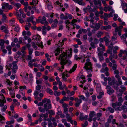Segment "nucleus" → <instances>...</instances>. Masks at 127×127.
I'll return each mask as SVG.
<instances>
[{
	"label": "nucleus",
	"instance_id": "nucleus-6",
	"mask_svg": "<svg viewBox=\"0 0 127 127\" xmlns=\"http://www.w3.org/2000/svg\"><path fill=\"white\" fill-rule=\"evenodd\" d=\"M123 26H119L118 27H116L115 30V33H114V35L116 36L117 35L116 33H118V34L120 36L121 35V29L123 28Z\"/></svg>",
	"mask_w": 127,
	"mask_h": 127
},
{
	"label": "nucleus",
	"instance_id": "nucleus-55",
	"mask_svg": "<svg viewBox=\"0 0 127 127\" xmlns=\"http://www.w3.org/2000/svg\"><path fill=\"white\" fill-rule=\"evenodd\" d=\"M95 13L96 16H98L100 14H103V12L102 11H100L99 12L96 11L95 12Z\"/></svg>",
	"mask_w": 127,
	"mask_h": 127
},
{
	"label": "nucleus",
	"instance_id": "nucleus-60",
	"mask_svg": "<svg viewBox=\"0 0 127 127\" xmlns=\"http://www.w3.org/2000/svg\"><path fill=\"white\" fill-rule=\"evenodd\" d=\"M33 18L32 16L31 17L29 18H28L27 19V22H32L33 21Z\"/></svg>",
	"mask_w": 127,
	"mask_h": 127
},
{
	"label": "nucleus",
	"instance_id": "nucleus-8",
	"mask_svg": "<svg viewBox=\"0 0 127 127\" xmlns=\"http://www.w3.org/2000/svg\"><path fill=\"white\" fill-rule=\"evenodd\" d=\"M11 67L12 65L9 62H8L7 63H6V68L7 69H8V70H10L11 68L16 69H17L18 68L16 64L14 65L13 68Z\"/></svg>",
	"mask_w": 127,
	"mask_h": 127
},
{
	"label": "nucleus",
	"instance_id": "nucleus-20",
	"mask_svg": "<svg viewBox=\"0 0 127 127\" xmlns=\"http://www.w3.org/2000/svg\"><path fill=\"white\" fill-rule=\"evenodd\" d=\"M62 49L61 48H58L55 51V53L56 56H57L62 51Z\"/></svg>",
	"mask_w": 127,
	"mask_h": 127
},
{
	"label": "nucleus",
	"instance_id": "nucleus-38",
	"mask_svg": "<svg viewBox=\"0 0 127 127\" xmlns=\"http://www.w3.org/2000/svg\"><path fill=\"white\" fill-rule=\"evenodd\" d=\"M46 92L47 93H49L51 95H52L53 94V91L52 90L48 88H47Z\"/></svg>",
	"mask_w": 127,
	"mask_h": 127
},
{
	"label": "nucleus",
	"instance_id": "nucleus-48",
	"mask_svg": "<svg viewBox=\"0 0 127 127\" xmlns=\"http://www.w3.org/2000/svg\"><path fill=\"white\" fill-rule=\"evenodd\" d=\"M19 93L21 95H22L23 96H24L25 95V93L23 91V90L21 89H20V90H19Z\"/></svg>",
	"mask_w": 127,
	"mask_h": 127
},
{
	"label": "nucleus",
	"instance_id": "nucleus-45",
	"mask_svg": "<svg viewBox=\"0 0 127 127\" xmlns=\"http://www.w3.org/2000/svg\"><path fill=\"white\" fill-rule=\"evenodd\" d=\"M66 87V85L65 84H63V85H62V86L59 87V89L61 90H63L64 88L65 89Z\"/></svg>",
	"mask_w": 127,
	"mask_h": 127
},
{
	"label": "nucleus",
	"instance_id": "nucleus-46",
	"mask_svg": "<svg viewBox=\"0 0 127 127\" xmlns=\"http://www.w3.org/2000/svg\"><path fill=\"white\" fill-rule=\"evenodd\" d=\"M95 112L94 111H92L90 112L89 114V116L90 117H93L95 115Z\"/></svg>",
	"mask_w": 127,
	"mask_h": 127
},
{
	"label": "nucleus",
	"instance_id": "nucleus-2",
	"mask_svg": "<svg viewBox=\"0 0 127 127\" xmlns=\"http://www.w3.org/2000/svg\"><path fill=\"white\" fill-rule=\"evenodd\" d=\"M6 102L5 97L2 94L0 93V106L1 107V111L2 112H5L7 109V106L4 105Z\"/></svg>",
	"mask_w": 127,
	"mask_h": 127
},
{
	"label": "nucleus",
	"instance_id": "nucleus-3",
	"mask_svg": "<svg viewBox=\"0 0 127 127\" xmlns=\"http://www.w3.org/2000/svg\"><path fill=\"white\" fill-rule=\"evenodd\" d=\"M92 64L89 59H87L84 68L87 70V72L91 73L92 72Z\"/></svg>",
	"mask_w": 127,
	"mask_h": 127
},
{
	"label": "nucleus",
	"instance_id": "nucleus-25",
	"mask_svg": "<svg viewBox=\"0 0 127 127\" xmlns=\"http://www.w3.org/2000/svg\"><path fill=\"white\" fill-rule=\"evenodd\" d=\"M93 120L94 122H93L92 127H97L98 125V123L97 122H95L96 120L95 117L94 118Z\"/></svg>",
	"mask_w": 127,
	"mask_h": 127
},
{
	"label": "nucleus",
	"instance_id": "nucleus-40",
	"mask_svg": "<svg viewBox=\"0 0 127 127\" xmlns=\"http://www.w3.org/2000/svg\"><path fill=\"white\" fill-rule=\"evenodd\" d=\"M46 27L45 26L42 27V33L44 35L46 34Z\"/></svg>",
	"mask_w": 127,
	"mask_h": 127
},
{
	"label": "nucleus",
	"instance_id": "nucleus-27",
	"mask_svg": "<svg viewBox=\"0 0 127 127\" xmlns=\"http://www.w3.org/2000/svg\"><path fill=\"white\" fill-rule=\"evenodd\" d=\"M4 123V118L1 115H0V125Z\"/></svg>",
	"mask_w": 127,
	"mask_h": 127
},
{
	"label": "nucleus",
	"instance_id": "nucleus-43",
	"mask_svg": "<svg viewBox=\"0 0 127 127\" xmlns=\"http://www.w3.org/2000/svg\"><path fill=\"white\" fill-rule=\"evenodd\" d=\"M19 11L20 13L21 14L22 17L24 18H25L26 16V15L24 13L22 9H20L19 10Z\"/></svg>",
	"mask_w": 127,
	"mask_h": 127
},
{
	"label": "nucleus",
	"instance_id": "nucleus-59",
	"mask_svg": "<svg viewBox=\"0 0 127 127\" xmlns=\"http://www.w3.org/2000/svg\"><path fill=\"white\" fill-rule=\"evenodd\" d=\"M42 86L41 85H38L36 87V91L40 90L41 89Z\"/></svg>",
	"mask_w": 127,
	"mask_h": 127
},
{
	"label": "nucleus",
	"instance_id": "nucleus-63",
	"mask_svg": "<svg viewBox=\"0 0 127 127\" xmlns=\"http://www.w3.org/2000/svg\"><path fill=\"white\" fill-rule=\"evenodd\" d=\"M14 120H12L10 121H8L6 122L7 124L8 125H10L14 123Z\"/></svg>",
	"mask_w": 127,
	"mask_h": 127
},
{
	"label": "nucleus",
	"instance_id": "nucleus-22",
	"mask_svg": "<svg viewBox=\"0 0 127 127\" xmlns=\"http://www.w3.org/2000/svg\"><path fill=\"white\" fill-rule=\"evenodd\" d=\"M66 114L65 117L67 119V120L68 122H70L71 121L72 118L70 117V114L68 113V112L65 114Z\"/></svg>",
	"mask_w": 127,
	"mask_h": 127
},
{
	"label": "nucleus",
	"instance_id": "nucleus-33",
	"mask_svg": "<svg viewBox=\"0 0 127 127\" xmlns=\"http://www.w3.org/2000/svg\"><path fill=\"white\" fill-rule=\"evenodd\" d=\"M38 3V1L36 0H32V2H31L30 4L31 5H33L34 6H36Z\"/></svg>",
	"mask_w": 127,
	"mask_h": 127
},
{
	"label": "nucleus",
	"instance_id": "nucleus-30",
	"mask_svg": "<svg viewBox=\"0 0 127 127\" xmlns=\"http://www.w3.org/2000/svg\"><path fill=\"white\" fill-rule=\"evenodd\" d=\"M9 92L10 95L11 96L12 98H14L15 97V93L14 90L13 89Z\"/></svg>",
	"mask_w": 127,
	"mask_h": 127
},
{
	"label": "nucleus",
	"instance_id": "nucleus-9",
	"mask_svg": "<svg viewBox=\"0 0 127 127\" xmlns=\"http://www.w3.org/2000/svg\"><path fill=\"white\" fill-rule=\"evenodd\" d=\"M105 50V47L101 43L99 44V47L97 48V50L99 52H103Z\"/></svg>",
	"mask_w": 127,
	"mask_h": 127
},
{
	"label": "nucleus",
	"instance_id": "nucleus-49",
	"mask_svg": "<svg viewBox=\"0 0 127 127\" xmlns=\"http://www.w3.org/2000/svg\"><path fill=\"white\" fill-rule=\"evenodd\" d=\"M123 54H124V50L123 51L122 50H120V53L118 54V56L119 57H121L122 56Z\"/></svg>",
	"mask_w": 127,
	"mask_h": 127
},
{
	"label": "nucleus",
	"instance_id": "nucleus-37",
	"mask_svg": "<svg viewBox=\"0 0 127 127\" xmlns=\"http://www.w3.org/2000/svg\"><path fill=\"white\" fill-rule=\"evenodd\" d=\"M2 22H5L7 19V16L4 13L2 15Z\"/></svg>",
	"mask_w": 127,
	"mask_h": 127
},
{
	"label": "nucleus",
	"instance_id": "nucleus-31",
	"mask_svg": "<svg viewBox=\"0 0 127 127\" xmlns=\"http://www.w3.org/2000/svg\"><path fill=\"white\" fill-rule=\"evenodd\" d=\"M37 67L41 71H43L44 70V67L40 64H38Z\"/></svg>",
	"mask_w": 127,
	"mask_h": 127
},
{
	"label": "nucleus",
	"instance_id": "nucleus-11",
	"mask_svg": "<svg viewBox=\"0 0 127 127\" xmlns=\"http://www.w3.org/2000/svg\"><path fill=\"white\" fill-rule=\"evenodd\" d=\"M112 54H110L111 55L109 57V59L113 63H115L116 61L115 60L113 59V57L115 59H117L118 58V56L116 54H114L113 56L112 55Z\"/></svg>",
	"mask_w": 127,
	"mask_h": 127
},
{
	"label": "nucleus",
	"instance_id": "nucleus-23",
	"mask_svg": "<svg viewBox=\"0 0 127 127\" xmlns=\"http://www.w3.org/2000/svg\"><path fill=\"white\" fill-rule=\"evenodd\" d=\"M120 37L121 39L123 40L124 42H125L126 41V39L127 36L126 34H123L122 36H120Z\"/></svg>",
	"mask_w": 127,
	"mask_h": 127
},
{
	"label": "nucleus",
	"instance_id": "nucleus-42",
	"mask_svg": "<svg viewBox=\"0 0 127 127\" xmlns=\"http://www.w3.org/2000/svg\"><path fill=\"white\" fill-rule=\"evenodd\" d=\"M42 102L43 103H50V101L49 99H47L46 98H44V99L42 100Z\"/></svg>",
	"mask_w": 127,
	"mask_h": 127
},
{
	"label": "nucleus",
	"instance_id": "nucleus-4",
	"mask_svg": "<svg viewBox=\"0 0 127 127\" xmlns=\"http://www.w3.org/2000/svg\"><path fill=\"white\" fill-rule=\"evenodd\" d=\"M103 40L105 41L106 45L108 46V48L107 51V53L110 54H112V50L113 47L112 44L109 41V39L106 36L103 38Z\"/></svg>",
	"mask_w": 127,
	"mask_h": 127
},
{
	"label": "nucleus",
	"instance_id": "nucleus-56",
	"mask_svg": "<svg viewBox=\"0 0 127 127\" xmlns=\"http://www.w3.org/2000/svg\"><path fill=\"white\" fill-rule=\"evenodd\" d=\"M53 13H49L47 14L46 15V17H51V18L53 17Z\"/></svg>",
	"mask_w": 127,
	"mask_h": 127
},
{
	"label": "nucleus",
	"instance_id": "nucleus-13",
	"mask_svg": "<svg viewBox=\"0 0 127 127\" xmlns=\"http://www.w3.org/2000/svg\"><path fill=\"white\" fill-rule=\"evenodd\" d=\"M39 92L36 91H35L34 92L33 95L34 96V98L35 99L39 101L41 100V99L39 97Z\"/></svg>",
	"mask_w": 127,
	"mask_h": 127
},
{
	"label": "nucleus",
	"instance_id": "nucleus-17",
	"mask_svg": "<svg viewBox=\"0 0 127 127\" xmlns=\"http://www.w3.org/2000/svg\"><path fill=\"white\" fill-rule=\"evenodd\" d=\"M108 68L106 67L105 69L103 68H102L100 70V71L101 72H103L106 71L105 72V74L106 76H108L109 75V73L108 72Z\"/></svg>",
	"mask_w": 127,
	"mask_h": 127
},
{
	"label": "nucleus",
	"instance_id": "nucleus-53",
	"mask_svg": "<svg viewBox=\"0 0 127 127\" xmlns=\"http://www.w3.org/2000/svg\"><path fill=\"white\" fill-rule=\"evenodd\" d=\"M77 20L75 19H73V20H72L71 22L70 23V24L72 25L73 26H74L75 25V23L77 22Z\"/></svg>",
	"mask_w": 127,
	"mask_h": 127
},
{
	"label": "nucleus",
	"instance_id": "nucleus-41",
	"mask_svg": "<svg viewBox=\"0 0 127 127\" xmlns=\"http://www.w3.org/2000/svg\"><path fill=\"white\" fill-rule=\"evenodd\" d=\"M65 23L66 24V27L67 29L68 30L69 29V27L68 25L70 23L69 21V20H67L65 21Z\"/></svg>",
	"mask_w": 127,
	"mask_h": 127
},
{
	"label": "nucleus",
	"instance_id": "nucleus-5",
	"mask_svg": "<svg viewBox=\"0 0 127 127\" xmlns=\"http://www.w3.org/2000/svg\"><path fill=\"white\" fill-rule=\"evenodd\" d=\"M123 101V100L122 97H119L118 101L119 102H117L116 103H112V107L115 108L116 110H121V109H119L120 108L119 107L121 105V103Z\"/></svg>",
	"mask_w": 127,
	"mask_h": 127
},
{
	"label": "nucleus",
	"instance_id": "nucleus-35",
	"mask_svg": "<svg viewBox=\"0 0 127 127\" xmlns=\"http://www.w3.org/2000/svg\"><path fill=\"white\" fill-rule=\"evenodd\" d=\"M4 41L3 40H1L0 41V46H1V48L2 49L4 48Z\"/></svg>",
	"mask_w": 127,
	"mask_h": 127
},
{
	"label": "nucleus",
	"instance_id": "nucleus-24",
	"mask_svg": "<svg viewBox=\"0 0 127 127\" xmlns=\"http://www.w3.org/2000/svg\"><path fill=\"white\" fill-rule=\"evenodd\" d=\"M94 3L98 7L100 6L101 4V2L99 0L95 1H94Z\"/></svg>",
	"mask_w": 127,
	"mask_h": 127
},
{
	"label": "nucleus",
	"instance_id": "nucleus-10",
	"mask_svg": "<svg viewBox=\"0 0 127 127\" xmlns=\"http://www.w3.org/2000/svg\"><path fill=\"white\" fill-rule=\"evenodd\" d=\"M62 106L64 109V114H66L68 112V108H67L69 107L68 104L65 103H63Z\"/></svg>",
	"mask_w": 127,
	"mask_h": 127
},
{
	"label": "nucleus",
	"instance_id": "nucleus-21",
	"mask_svg": "<svg viewBox=\"0 0 127 127\" xmlns=\"http://www.w3.org/2000/svg\"><path fill=\"white\" fill-rule=\"evenodd\" d=\"M115 77L118 79V81L119 82V84L120 85H121L122 84V82L121 81L120 76L119 75V74L116 75Z\"/></svg>",
	"mask_w": 127,
	"mask_h": 127
},
{
	"label": "nucleus",
	"instance_id": "nucleus-19",
	"mask_svg": "<svg viewBox=\"0 0 127 127\" xmlns=\"http://www.w3.org/2000/svg\"><path fill=\"white\" fill-rule=\"evenodd\" d=\"M103 52H98V55L99 56V59L100 61H101L104 60V58L102 56Z\"/></svg>",
	"mask_w": 127,
	"mask_h": 127
},
{
	"label": "nucleus",
	"instance_id": "nucleus-58",
	"mask_svg": "<svg viewBox=\"0 0 127 127\" xmlns=\"http://www.w3.org/2000/svg\"><path fill=\"white\" fill-rule=\"evenodd\" d=\"M15 19H12L10 21V25L11 26L13 25L15 23Z\"/></svg>",
	"mask_w": 127,
	"mask_h": 127
},
{
	"label": "nucleus",
	"instance_id": "nucleus-61",
	"mask_svg": "<svg viewBox=\"0 0 127 127\" xmlns=\"http://www.w3.org/2000/svg\"><path fill=\"white\" fill-rule=\"evenodd\" d=\"M35 54L36 56H39L40 55H42L43 53H39L38 52L36 51L35 52Z\"/></svg>",
	"mask_w": 127,
	"mask_h": 127
},
{
	"label": "nucleus",
	"instance_id": "nucleus-29",
	"mask_svg": "<svg viewBox=\"0 0 127 127\" xmlns=\"http://www.w3.org/2000/svg\"><path fill=\"white\" fill-rule=\"evenodd\" d=\"M94 19L93 18H92L90 20V21L91 23L90 24V26L92 28H94L95 26V24L93 22L94 21Z\"/></svg>",
	"mask_w": 127,
	"mask_h": 127
},
{
	"label": "nucleus",
	"instance_id": "nucleus-36",
	"mask_svg": "<svg viewBox=\"0 0 127 127\" xmlns=\"http://www.w3.org/2000/svg\"><path fill=\"white\" fill-rule=\"evenodd\" d=\"M92 104L94 106H95L97 105H98V106H99L102 105V104H101V103L99 102V101H98L97 102L95 101Z\"/></svg>",
	"mask_w": 127,
	"mask_h": 127
},
{
	"label": "nucleus",
	"instance_id": "nucleus-14",
	"mask_svg": "<svg viewBox=\"0 0 127 127\" xmlns=\"http://www.w3.org/2000/svg\"><path fill=\"white\" fill-rule=\"evenodd\" d=\"M106 88L107 90V93L109 95H111L114 92V90L111 88V87L109 86H107Z\"/></svg>",
	"mask_w": 127,
	"mask_h": 127
},
{
	"label": "nucleus",
	"instance_id": "nucleus-28",
	"mask_svg": "<svg viewBox=\"0 0 127 127\" xmlns=\"http://www.w3.org/2000/svg\"><path fill=\"white\" fill-rule=\"evenodd\" d=\"M77 65L76 64H75L72 67V68L69 71V73H72L73 72L76 70L77 68Z\"/></svg>",
	"mask_w": 127,
	"mask_h": 127
},
{
	"label": "nucleus",
	"instance_id": "nucleus-52",
	"mask_svg": "<svg viewBox=\"0 0 127 127\" xmlns=\"http://www.w3.org/2000/svg\"><path fill=\"white\" fill-rule=\"evenodd\" d=\"M103 29L107 30L108 29H111V26L110 25H109L106 26H103Z\"/></svg>",
	"mask_w": 127,
	"mask_h": 127
},
{
	"label": "nucleus",
	"instance_id": "nucleus-1",
	"mask_svg": "<svg viewBox=\"0 0 127 127\" xmlns=\"http://www.w3.org/2000/svg\"><path fill=\"white\" fill-rule=\"evenodd\" d=\"M72 49L70 48L69 50L66 51V54L63 52L61 54L60 57L58 59L59 60H61L60 64L61 65H65L67 63L69 64H70L71 63V62L69 60H67V56L68 58L71 57Z\"/></svg>",
	"mask_w": 127,
	"mask_h": 127
},
{
	"label": "nucleus",
	"instance_id": "nucleus-32",
	"mask_svg": "<svg viewBox=\"0 0 127 127\" xmlns=\"http://www.w3.org/2000/svg\"><path fill=\"white\" fill-rule=\"evenodd\" d=\"M81 47L82 50L84 52L86 51L88 48V46L87 45L82 46Z\"/></svg>",
	"mask_w": 127,
	"mask_h": 127
},
{
	"label": "nucleus",
	"instance_id": "nucleus-57",
	"mask_svg": "<svg viewBox=\"0 0 127 127\" xmlns=\"http://www.w3.org/2000/svg\"><path fill=\"white\" fill-rule=\"evenodd\" d=\"M36 83L37 84H40L41 83L42 80V79H36Z\"/></svg>",
	"mask_w": 127,
	"mask_h": 127
},
{
	"label": "nucleus",
	"instance_id": "nucleus-47",
	"mask_svg": "<svg viewBox=\"0 0 127 127\" xmlns=\"http://www.w3.org/2000/svg\"><path fill=\"white\" fill-rule=\"evenodd\" d=\"M47 4L48 9L49 10H51L52 8V7L51 3L49 2Z\"/></svg>",
	"mask_w": 127,
	"mask_h": 127
},
{
	"label": "nucleus",
	"instance_id": "nucleus-7",
	"mask_svg": "<svg viewBox=\"0 0 127 127\" xmlns=\"http://www.w3.org/2000/svg\"><path fill=\"white\" fill-rule=\"evenodd\" d=\"M12 6L9 5L8 3H4L2 4V8L3 9H6L7 10H10L12 9Z\"/></svg>",
	"mask_w": 127,
	"mask_h": 127
},
{
	"label": "nucleus",
	"instance_id": "nucleus-50",
	"mask_svg": "<svg viewBox=\"0 0 127 127\" xmlns=\"http://www.w3.org/2000/svg\"><path fill=\"white\" fill-rule=\"evenodd\" d=\"M62 66L61 67H58L57 68V70L59 71H60L61 72L63 71V69H64V65H62Z\"/></svg>",
	"mask_w": 127,
	"mask_h": 127
},
{
	"label": "nucleus",
	"instance_id": "nucleus-18",
	"mask_svg": "<svg viewBox=\"0 0 127 127\" xmlns=\"http://www.w3.org/2000/svg\"><path fill=\"white\" fill-rule=\"evenodd\" d=\"M28 9L29 11L27 13V15L28 16H29L31 14H32L34 12L33 10L32 9L31 7L29 6L28 7Z\"/></svg>",
	"mask_w": 127,
	"mask_h": 127
},
{
	"label": "nucleus",
	"instance_id": "nucleus-26",
	"mask_svg": "<svg viewBox=\"0 0 127 127\" xmlns=\"http://www.w3.org/2000/svg\"><path fill=\"white\" fill-rule=\"evenodd\" d=\"M33 39L35 40L36 41H39L40 39V36L38 35H36L33 36Z\"/></svg>",
	"mask_w": 127,
	"mask_h": 127
},
{
	"label": "nucleus",
	"instance_id": "nucleus-39",
	"mask_svg": "<svg viewBox=\"0 0 127 127\" xmlns=\"http://www.w3.org/2000/svg\"><path fill=\"white\" fill-rule=\"evenodd\" d=\"M61 94V92L59 91H55L54 92V94L56 96L60 95Z\"/></svg>",
	"mask_w": 127,
	"mask_h": 127
},
{
	"label": "nucleus",
	"instance_id": "nucleus-51",
	"mask_svg": "<svg viewBox=\"0 0 127 127\" xmlns=\"http://www.w3.org/2000/svg\"><path fill=\"white\" fill-rule=\"evenodd\" d=\"M5 82L7 83V84L9 86H11L12 85V82L10 81L8 79H7L5 80Z\"/></svg>",
	"mask_w": 127,
	"mask_h": 127
},
{
	"label": "nucleus",
	"instance_id": "nucleus-15",
	"mask_svg": "<svg viewBox=\"0 0 127 127\" xmlns=\"http://www.w3.org/2000/svg\"><path fill=\"white\" fill-rule=\"evenodd\" d=\"M108 83L110 85H112L114 83L115 80L113 79H111V78L109 77L108 78Z\"/></svg>",
	"mask_w": 127,
	"mask_h": 127
},
{
	"label": "nucleus",
	"instance_id": "nucleus-12",
	"mask_svg": "<svg viewBox=\"0 0 127 127\" xmlns=\"http://www.w3.org/2000/svg\"><path fill=\"white\" fill-rule=\"evenodd\" d=\"M43 107L44 109L46 111L48 109H51V106L50 103H46L44 105Z\"/></svg>",
	"mask_w": 127,
	"mask_h": 127
},
{
	"label": "nucleus",
	"instance_id": "nucleus-16",
	"mask_svg": "<svg viewBox=\"0 0 127 127\" xmlns=\"http://www.w3.org/2000/svg\"><path fill=\"white\" fill-rule=\"evenodd\" d=\"M40 21L42 24H44V25H47L48 23L46 21V18L44 17H43L41 20H40Z\"/></svg>",
	"mask_w": 127,
	"mask_h": 127
},
{
	"label": "nucleus",
	"instance_id": "nucleus-54",
	"mask_svg": "<svg viewBox=\"0 0 127 127\" xmlns=\"http://www.w3.org/2000/svg\"><path fill=\"white\" fill-rule=\"evenodd\" d=\"M101 115L102 114L101 113H97L96 115L97 118L96 117V120L98 121L100 119V117L101 116Z\"/></svg>",
	"mask_w": 127,
	"mask_h": 127
},
{
	"label": "nucleus",
	"instance_id": "nucleus-34",
	"mask_svg": "<svg viewBox=\"0 0 127 127\" xmlns=\"http://www.w3.org/2000/svg\"><path fill=\"white\" fill-rule=\"evenodd\" d=\"M42 75V73L40 72H37L36 73V79H38Z\"/></svg>",
	"mask_w": 127,
	"mask_h": 127
},
{
	"label": "nucleus",
	"instance_id": "nucleus-64",
	"mask_svg": "<svg viewBox=\"0 0 127 127\" xmlns=\"http://www.w3.org/2000/svg\"><path fill=\"white\" fill-rule=\"evenodd\" d=\"M95 27H94V28L95 30H98L100 28V26L98 25L97 24L96 25H95Z\"/></svg>",
	"mask_w": 127,
	"mask_h": 127
},
{
	"label": "nucleus",
	"instance_id": "nucleus-62",
	"mask_svg": "<svg viewBox=\"0 0 127 127\" xmlns=\"http://www.w3.org/2000/svg\"><path fill=\"white\" fill-rule=\"evenodd\" d=\"M19 30V25H17L15 28V30L16 32H18Z\"/></svg>",
	"mask_w": 127,
	"mask_h": 127
},
{
	"label": "nucleus",
	"instance_id": "nucleus-44",
	"mask_svg": "<svg viewBox=\"0 0 127 127\" xmlns=\"http://www.w3.org/2000/svg\"><path fill=\"white\" fill-rule=\"evenodd\" d=\"M82 101L81 99H80L79 100H78V101L76 102V103L75 104V106L76 107L79 106L80 104L82 102Z\"/></svg>",
	"mask_w": 127,
	"mask_h": 127
}]
</instances>
